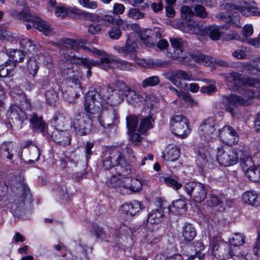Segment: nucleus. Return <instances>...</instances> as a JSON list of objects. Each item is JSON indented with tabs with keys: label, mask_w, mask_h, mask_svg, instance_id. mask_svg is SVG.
<instances>
[{
	"label": "nucleus",
	"mask_w": 260,
	"mask_h": 260,
	"mask_svg": "<svg viewBox=\"0 0 260 260\" xmlns=\"http://www.w3.org/2000/svg\"><path fill=\"white\" fill-rule=\"evenodd\" d=\"M242 200L247 205L258 206L260 205V194L254 190H247L243 193Z\"/></svg>",
	"instance_id": "nucleus-31"
},
{
	"label": "nucleus",
	"mask_w": 260,
	"mask_h": 260,
	"mask_svg": "<svg viewBox=\"0 0 260 260\" xmlns=\"http://www.w3.org/2000/svg\"><path fill=\"white\" fill-rule=\"evenodd\" d=\"M158 229V226H153L152 228L150 226L148 228L147 233L145 235V238L148 242L150 244L156 243L160 241V236L157 232Z\"/></svg>",
	"instance_id": "nucleus-37"
},
{
	"label": "nucleus",
	"mask_w": 260,
	"mask_h": 260,
	"mask_svg": "<svg viewBox=\"0 0 260 260\" xmlns=\"http://www.w3.org/2000/svg\"><path fill=\"white\" fill-rule=\"evenodd\" d=\"M166 204V202H162L160 204L159 210H153L149 213L148 217V223L149 224V226L151 224H153L154 227L158 226V224L161 221L162 216L166 213H164L163 211L164 207H165Z\"/></svg>",
	"instance_id": "nucleus-30"
},
{
	"label": "nucleus",
	"mask_w": 260,
	"mask_h": 260,
	"mask_svg": "<svg viewBox=\"0 0 260 260\" xmlns=\"http://www.w3.org/2000/svg\"><path fill=\"white\" fill-rule=\"evenodd\" d=\"M118 91L114 88V91L112 93L113 94H117L122 96V100L126 98L127 102L134 106H141L144 102L148 105L147 99L151 98L146 96L144 93L140 92L134 89L131 88L128 85L123 82H119L118 84Z\"/></svg>",
	"instance_id": "nucleus-8"
},
{
	"label": "nucleus",
	"mask_w": 260,
	"mask_h": 260,
	"mask_svg": "<svg viewBox=\"0 0 260 260\" xmlns=\"http://www.w3.org/2000/svg\"><path fill=\"white\" fill-rule=\"evenodd\" d=\"M159 180L161 183L175 191H178L183 187V189L186 194L195 202H202L207 196V188L202 183L191 181L185 183L182 186L178 176L168 174L160 176Z\"/></svg>",
	"instance_id": "nucleus-5"
},
{
	"label": "nucleus",
	"mask_w": 260,
	"mask_h": 260,
	"mask_svg": "<svg viewBox=\"0 0 260 260\" xmlns=\"http://www.w3.org/2000/svg\"><path fill=\"white\" fill-rule=\"evenodd\" d=\"M201 254L191 255L186 260H201ZM156 260H182V255L180 254H172L166 251L165 253H161L158 255Z\"/></svg>",
	"instance_id": "nucleus-33"
},
{
	"label": "nucleus",
	"mask_w": 260,
	"mask_h": 260,
	"mask_svg": "<svg viewBox=\"0 0 260 260\" xmlns=\"http://www.w3.org/2000/svg\"><path fill=\"white\" fill-rule=\"evenodd\" d=\"M186 210V205L182 199H178L172 202L171 206H168L166 203L164 207V213L169 214L171 211L175 214L180 215L184 213Z\"/></svg>",
	"instance_id": "nucleus-29"
},
{
	"label": "nucleus",
	"mask_w": 260,
	"mask_h": 260,
	"mask_svg": "<svg viewBox=\"0 0 260 260\" xmlns=\"http://www.w3.org/2000/svg\"><path fill=\"white\" fill-rule=\"evenodd\" d=\"M179 150L176 147L169 146L166 148L163 157L167 161H174L179 158Z\"/></svg>",
	"instance_id": "nucleus-39"
},
{
	"label": "nucleus",
	"mask_w": 260,
	"mask_h": 260,
	"mask_svg": "<svg viewBox=\"0 0 260 260\" xmlns=\"http://www.w3.org/2000/svg\"><path fill=\"white\" fill-rule=\"evenodd\" d=\"M181 17L182 19L185 20H190L194 15V12L191 8L187 6H183L181 9Z\"/></svg>",
	"instance_id": "nucleus-55"
},
{
	"label": "nucleus",
	"mask_w": 260,
	"mask_h": 260,
	"mask_svg": "<svg viewBox=\"0 0 260 260\" xmlns=\"http://www.w3.org/2000/svg\"><path fill=\"white\" fill-rule=\"evenodd\" d=\"M64 117L60 115L53 117L51 121V124L56 127L51 134V139L57 144L66 146L70 144L71 136L69 132L67 131L60 130L59 127L63 126V124Z\"/></svg>",
	"instance_id": "nucleus-9"
},
{
	"label": "nucleus",
	"mask_w": 260,
	"mask_h": 260,
	"mask_svg": "<svg viewBox=\"0 0 260 260\" xmlns=\"http://www.w3.org/2000/svg\"><path fill=\"white\" fill-rule=\"evenodd\" d=\"M223 76L228 85L233 87L234 90H237L242 85H248L246 82L248 78L243 79L239 73L233 72L225 74Z\"/></svg>",
	"instance_id": "nucleus-25"
},
{
	"label": "nucleus",
	"mask_w": 260,
	"mask_h": 260,
	"mask_svg": "<svg viewBox=\"0 0 260 260\" xmlns=\"http://www.w3.org/2000/svg\"><path fill=\"white\" fill-rule=\"evenodd\" d=\"M173 48V52H168L167 56L174 59H178L181 63L186 56L187 52L189 51L187 43L181 38H173L170 39Z\"/></svg>",
	"instance_id": "nucleus-15"
},
{
	"label": "nucleus",
	"mask_w": 260,
	"mask_h": 260,
	"mask_svg": "<svg viewBox=\"0 0 260 260\" xmlns=\"http://www.w3.org/2000/svg\"><path fill=\"white\" fill-rule=\"evenodd\" d=\"M90 232L91 234L97 238L103 239L105 238V234L103 231V229L98 225H93L90 229Z\"/></svg>",
	"instance_id": "nucleus-63"
},
{
	"label": "nucleus",
	"mask_w": 260,
	"mask_h": 260,
	"mask_svg": "<svg viewBox=\"0 0 260 260\" xmlns=\"http://www.w3.org/2000/svg\"><path fill=\"white\" fill-rule=\"evenodd\" d=\"M68 14L70 13L75 16H82L84 19L86 17V14L90 13L89 12H86L75 6L68 7Z\"/></svg>",
	"instance_id": "nucleus-56"
},
{
	"label": "nucleus",
	"mask_w": 260,
	"mask_h": 260,
	"mask_svg": "<svg viewBox=\"0 0 260 260\" xmlns=\"http://www.w3.org/2000/svg\"><path fill=\"white\" fill-rule=\"evenodd\" d=\"M86 39L77 40L69 38L63 39L58 44L60 49V59L58 62L59 67L69 70L70 67H77L81 63L89 66L93 64L102 69L107 68L106 58H109L111 54L99 50L96 48L85 46Z\"/></svg>",
	"instance_id": "nucleus-1"
},
{
	"label": "nucleus",
	"mask_w": 260,
	"mask_h": 260,
	"mask_svg": "<svg viewBox=\"0 0 260 260\" xmlns=\"http://www.w3.org/2000/svg\"><path fill=\"white\" fill-rule=\"evenodd\" d=\"M240 164L243 170L246 172L255 165H254L252 158L248 155H244L240 159Z\"/></svg>",
	"instance_id": "nucleus-47"
},
{
	"label": "nucleus",
	"mask_w": 260,
	"mask_h": 260,
	"mask_svg": "<svg viewBox=\"0 0 260 260\" xmlns=\"http://www.w3.org/2000/svg\"><path fill=\"white\" fill-rule=\"evenodd\" d=\"M86 20L90 21L88 25V31L92 35L99 33L101 30L102 19L97 14L90 13L86 14Z\"/></svg>",
	"instance_id": "nucleus-28"
},
{
	"label": "nucleus",
	"mask_w": 260,
	"mask_h": 260,
	"mask_svg": "<svg viewBox=\"0 0 260 260\" xmlns=\"http://www.w3.org/2000/svg\"><path fill=\"white\" fill-rule=\"evenodd\" d=\"M16 63L8 59L4 64L0 66V77H6L12 76L16 70Z\"/></svg>",
	"instance_id": "nucleus-34"
},
{
	"label": "nucleus",
	"mask_w": 260,
	"mask_h": 260,
	"mask_svg": "<svg viewBox=\"0 0 260 260\" xmlns=\"http://www.w3.org/2000/svg\"><path fill=\"white\" fill-rule=\"evenodd\" d=\"M236 69L240 72H244L247 71L252 74H257L258 72H259L260 75V71L256 70V71H254V68L250 62L243 63L238 62L236 64Z\"/></svg>",
	"instance_id": "nucleus-44"
},
{
	"label": "nucleus",
	"mask_w": 260,
	"mask_h": 260,
	"mask_svg": "<svg viewBox=\"0 0 260 260\" xmlns=\"http://www.w3.org/2000/svg\"><path fill=\"white\" fill-rule=\"evenodd\" d=\"M138 117L134 115H129L126 118V125L129 132H133L138 123Z\"/></svg>",
	"instance_id": "nucleus-52"
},
{
	"label": "nucleus",
	"mask_w": 260,
	"mask_h": 260,
	"mask_svg": "<svg viewBox=\"0 0 260 260\" xmlns=\"http://www.w3.org/2000/svg\"><path fill=\"white\" fill-rule=\"evenodd\" d=\"M246 82L248 86H253L257 89V98H260V79L258 78H248Z\"/></svg>",
	"instance_id": "nucleus-57"
},
{
	"label": "nucleus",
	"mask_w": 260,
	"mask_h": 260,
	"mask_svg": "<svg viewBox=\"0 0 260 260\" xmlns=\"http://www.w3.org/2000/svg\"><path fill=\"white\" fill-rule=\"evenodd\" d=\"M215 121L213 118L205 120L200 125L199 133L201 137L206 141H211L216 137L215 132Z\"/></svg>",
	"instance_id": "nucleus-21"
},
{
	"label": "nucleus",
	"mask_w": 260,
	"mask_h": 260,
	"mask_svg": "<svg viewBox=\"0 0 260 260\" xmlns=\"http://www.w3.org/2000/svg\"><path fill=\"white\" fill-rule=\"evenodd\" d=\"M36 58L39 64L45 65L48 69H50L53 66V60L47 53H41L37 56Z\"/></svg>",
	"instance_id": "nucleus-43"
},
{
	"label": "nucleus",
	"mask_w": 260,
	"mask_h": 260,
	"mask_svg": "<svg viewBox=\"0 0 260 260\" xmlns=\"http://www.w3.org/2000/svg\"><path fill=\"white\" fill-rule=\"evenodd\" d=\"M28 20L31 21L32 25L45 36H50L54 33V29L50 24L39 17L31 16Z\"/></svg>",
	"instance_id": "nucleus-26"
},
{
	"label": "nucleus",
	"mask_w": 260,
	"mask_h": 260,
	"mask_svg": "<svg viewBox=\"0 0 260 260\" xmlns=\"http://www.w3.org/2000/svg\"><path fill=\"white\" fill-rule=\"evenodd\" d=\"M8 54L9 56V59H11L16 64L18 62L22 61L24 56L23 52L21 50L17 49H11L8 51Z\"/></svg>",
	"instance_id": "nucleus-46"
},
{
	"label": "nucleus",
	"mask_w": 260,
	"mask_h": 260,
	"mask_svg": "<svg viewBox=\"0 0 260 260\" xmlns=\"http://www.w3.org/2000/svg\"><path fill=\"white\" fill-rule=\"evenodd\" d=\"M16 148V145L12 142L3 143L0 146V154L2 156L12 159L13 155L19 156V154L14 150Z\"/></svg>",
	"instance_id": "nucleus-32"
},
{
	"label": "nucleus",
	"mask_w": 260,
	"mask_h": 260,
	"mask_svg": "<svg viewBox=\"0 0 260 260\" xmlns=\"http://www.w3.org/2000/svg\"><path fill=\"white\" fill-rule=\"evenodd\" d=\"M159 82L160 80L158 76H152L143 80L141 85L143 88H146L148 87L155 86L158 85Z\"/></svg>",
	"instance_id": "nucleus-48"
},
{
	"label": "nucleus",
	"mask_w": 260,
	"mask_h": 260,
	"mask_svg": "<svg viewBox=\"0 0 260 260\" xmlns=\"http://www.w3.org/2000/svg\"><path fill=\"white\" fill-rule=\"evenodd\" d=\"M114 87L105 85L101 88H97L86 93L84 98V109L93 117L100 115L104 107L106 105L117 106L120 104L122 96L112 93Z\"/></svg>",
	"instance_id": "nucleus-3"
},
{
	"label": "nucleus",
	"mask_w": 260,
	"mask_h": 260,
	"mask_svg": "<svg viewBox=\"0 0 260 260\" xmlns=\"http://www.w3.org/2000/svg\"><path fill=\"white\" fill-rule=\"evenodd\" d=\"M128 16L131 18L137 20L143 18L144 14L139 9L131 8L128 11Z\"/></svg>",
	"instance_id": "nucleus-59"
},
{
	"label": "nucleus",
	"mask_w": 260,
	"mask_h": 260,
	"mask_svg": "<svg viewBox=\"0 0 260 260\" xmlns=\"http://www.w3.org/2000/svg\"><path fill=\"white\" fill-rule=\"evenodd\" d=\"M171 130L174 135L184 138L190 133L187 119L181 115L174 116L170 121Z\"/></svg>",
	"instance_id": "nucleus-16"
},
{
	"label": "nucleus",
	"mask_w": 260,
	"mask_h": 260,
	"mask_svg": "<svg viewBox=\"0 0 260 260\" xmlns=\"http://www.w3.org/2000/svg\"><path fill=\"white\" fill-rule=\"evenodd\" d=\"M198 163L203 166L206 163L210 156L209 152L205 147H200L196 150Z\"/></svg>",
	"instance_id": "nucleus-40"
},
{
	"label": "nucleus",
	"mask_w": 260,
	"mask_h": 260,
	"mask_svg": "<svg viewBox=\"0 0 260 260\" xmlns=\"http://www.w3.org/2000/svg\"><path fill=\"white\" fill-rule=\"evenodd\" d=\"M182 235L186 241H191L197 235L196 230L191 224L185 223L182 226L181 231Z\"/></svg>",
	"instance_id": "nucleus-36"
},
{
	"label": "nucleus",
	"mask_w": 260,
	"mask_h": 260,
	"mask_svg": "<svg viewBox=\"0 0 260 260\" xmlns=\"http://www.w3.org/2000/svg\"><path fill=\"white\" fill-rule=\"evenodd\" d=\"M9 118L18 125H20L26 120V116L24 112L16 105H12L8 112Z\"/></svg>",
	"instance_id": "nucleus-27"
},
{
	"label": "nucleus",
	"mask_w": 260,
	"mask_h": 260,
	"mask_svg": "<svg viewBox=\"0 0 260 260\" xmlns=\"http://www.w3.org/2000/svg\"><path fill=\"white\" fill-rule=\"evenodd\" d=\"M8 193V186L5 180L0 178V201H3Z\"/></svg>",
	"instance_id": "nucleus-60"
},
{
	"label": "nucleus",
	"mask_w": 260,
	"mask_h": 260,
	"mask_svg": "<svg viewBox=\"0 0 260 260\" xmlns=\"http://www.w3.org/2000/svg\"><path fill=\"white\" fill-rule=\"evenodd\" d=\"M133 36V34L128 36L124 46L117 45L113 47L114 49L120 54L121 56L129 58L135 57L138 43Z\"/></svg>",
	"instance_id": "nucleus-19"
},
{
	"label": "nucleus",
	"mask_w": 260,
	"mask_h": 260,
	"mask_svg": "<svg viewBox=\"0 0 260 260\" xmlns=\"http://www.w3.org/2000/svg\"><path fill=\"white\" fill-rule=\"evenodd\" d=\"M137 62L140 66L144 67L155 68L160 66L159 61L158 60L154 61L153 60L150 59L146 61L145 59H139Z\"/></svg>",
	"instance_id": "nucleus-54"
},
{
	"label": "nucleus",
	"mask_w": 260,
	"mask_h": 260,
	"mask_svg": "<svg viewBox=\"0 0 260 260\" xmlns=\"http://www.w3.org/2000/svg\"><path fill=\"white\" fill-rule=\"evenodd\" d=\"M245 238L241 234H234L229 240V247L233 251V255L234 259L239 260H248L246 257L248 252L246 251H241L240 246H241L244 242Z\"/></svg>",
	"instance_id": "nucleus-18"
},
{
	"label": "nucleus",
	"mask_w": 260,
	"mask_h": 260,
	"mask_svg": "<svg viewBox=\"0 0 260 260\" xmlns=\"http://www.w3.org/2000/svg\"><path fill=\"white\" fill-rule=\"evenodd\" d=\"M218 136L221 141L229 146L235 145L239 140L237 132L230 125H225L218 129Z\"/></svg>",
	"instance_id": "nucleus-20"
},
{
	"label": "nucleus",
	"mask_w": 260,
	"mask_h": 260,
	"mask_svg": "<svg viewBox=\"0 0 260 260\" xmlns=\"http://www.w3.org/2000/svg\"><path fill=\"white\" fill-rule=\"evenodd\" d=\"M212 254L220 260L234 257L233 251L229 247L228 243L224 242L220 237H213L210 240Z\"/></svg>",
	"instance_id": "nucleus-10"
},
{
	"label": "nucleus",
	"mask_w": 260,
	"mask_h": 260,
	"mask_svg": "<svg viewBox=\"0 0 260 260\" xmlns=\"http://www.w3.org/2000/svg\"><path fill=\"white\" fill-rule=\"evenodd\" d=\"M55 14L57 17H64L68 14V7L64 4H60L56 7Z\"/></svg>",
	"instance_id": "nucleus-58"
},
{
	"label": "nucleus",
	"mask_w": 260,
	"mask_h": 260,
	"mask_svg": "<svg viewBox=\"0 0 260 260\" xmlns=\"http://www.w3.org/2000/svg\"><path fill=\"white\" fill-rule=\"evenodd\" d=\"M66 70L61 69L60 71L65 75H68L67 84L68 85L62 89V97L69 103H73L77 99L80 93H82V88L79 81V78L81 77V74L77 71V73H74L73 69L70 67L69 70L67 68Z\"/></svg>",
	"instance_id": "nucleus-7"
},
{
	"label": "nucleus",
	"mask_w": 260,
	"mask_h": 260,
	"mask_svg": "<svg viewBox=\"0 0 260 260\" xmlns=\"http://www.w3.org/2000/svg\"><path fill=\"white\" fill-rule=\"evenodd\" d=\"M249 180L256 182L260 180V166H255L245 172Z\"/></svg>",
	"instance_id": "nucleus-45"
},
{
	"label": "nucleus",
	"mask_w": 260,
	"mask_h": 260,
	"mask_svg": "<svg viewBox=\"0 0 260 260\" xmlns=\"http://www.w3.org/2000/svg\"><path fill=\"white\" fill-rule=\"evenodd\" d=\"M19 44L20 47L23 49V52H29L31 53L35 51L36 47L35 44L28 38H20Z\"/></svg>",
	"instance_id": "nucleus-41"
},
{
	"label": "nucleus",
	"mask_w": 260,
	"mask_h": 260,
	"mask_svg": "<svg viewBox=\"0 0 260 260\" xmlns=\"http://www.w3.org/2000/svg\"><path fill=\"white\" fill-rule=\"evenodd\" d=\"M39 64L36 56L29 59L27 62V69L31 74L35 75L37 73Z\"/></svg>",
	"instance_id": "nucleus-51"
},
{
	"label": "nucleus",
	"mask_w": 260,
	"mask_h": 260,
	"mask_svg": "<svg viewBox=\"0 0 260 260\" xmlns=\"http://www.w3.org/2000/svg\"><path fill=\"white\" fill-rule=\"evenodd\" d=\"M215 151L216 160L219 165L229 167L238 162V157L234 149L220 146L217 147Z\"/></svg>",
	"instance_id": "nucleus-13"
},
{
	"label": "nucleus",
	"mask_w": 260,
	"mask_h": 260,
	"mask_svg": "<svg viewBox=\"0 0 260 260\" xmlns=\"http://www.w3.org/2000/svg\"><path fill=\"white\" fill-rule=\"evenodd\" d=\"M103 167L113 169L116 174L107 178V185L122 194H130L140 191L142 188L141 181L137 178L125 177L131 172L129 165L117 149L105 150L103 153Z\"/></svg>",
	"instance_id": "nucleus-2"
},
{
	"label": "nucleus",
	"mask_w": 260,
	"mask_h": 260,
	"mask_svg": "<svg viewBox=\"0 0 260 260\" xmlns=\"http://www.w3.org/2000/svg\"><path fill=\"white\" fill-rule=\"evenodd\" d=\"M79 4L83 7L90 9H95L98 8V3L94 1L90 0H78Z\"/></svg>",
	"instance_id": "nucleus-61"
},
{
	"label": "nucleus",
	"mask_w": 260,
	"mask_h": 260,
	"mask_svg": "<svg viewBox=\"0 0 260 260\" xmlns=\"http://www.w3.org/2000/svg\"><path fill=\"white\" fill-rule=\"evenodd\" d=\"M9 14L13 18L17 19H23L26 18V20H28L29 17H31V15L28 13H25L23 11H18L15 9H11L8 11Z\"/></svg>",
	"instance_id": "nucleus-53"
},
{
	"label": "nucleus",
	"mask_w": 260,
	"mask_h": 260,
	"mask_svg": "<svg viewBox=\"0 0 260 260\" xmlns=\"http://www.w3.org/2000/svg\"><path fill=\"white\" fill-rule=\"evenodd\" d=\"M117 149L120 152L121 155L125 159V162L127 165H128L126 162V159H129L131 161H135L136 159L134 155V152L132 149L126 146L122 149V152L121 151L119 148L116 147L112 148V149ZM111 150V149H107V150Z\"/></svg>",
	"instance_id": "nucleus-49"
},
{
	"label": "nucleus",
	"mask_w": 260,
	"mask_h": 260,
	"mask_svg": "<svg viewBox=\"0 0 260 260\" xmlns=\"http://www.w3.org/2000/svg\"><path fill=\"white\" fill-rule=\"evenodd\" d=\"M254 255L260 256V230L257 232V236L253 247Z\"/></svg>",
	"instance_id": "nucleus-64"
},
{
	"label": "nucleus",
	"mask_w": 260,
	"mask_h": 260,
	"mask_svg": "<svg viewBox=\"0 0 260 260\" xmlns=\"http://www.w3.org/2000/svg\"><path fill=\"white\" fill-rule=\"evenodd\" d=\"M239 13L245 16H260V8L253 1H240L236 4L227 3L224 10L216 15L219 20L241 27Z\"/></svg>",
	"instance_id": "nucleus-4"
},
{
	"label": "nucleus",
	"mask_w": 260,
	"mask_h": 260,
	"mask_svg": "<svg viewBox=\"0 0 260 260\" xmlns=\"http://www.w3.org/2000/svg\"><path fill=\"white\" fill-rule=\"evenodd\" d=\"M30 124L35 131H38L44 136L46 134L47 125L41 116L34 114L30 119Z\"/></svg>",
	"instance_id": "nucleus-35"
},
{
	"label": "nucleus",
	"mask_w": 260,
	"mask_h": 260,
	"mask_svg": "<svg viewBox=\"0 0 260 260\" xmlns=\"http://www.w3.org/2000/svg\"><path fill=\"white\" fill-rule=\"evenodd\" d=\"M46 100L48 104L54 105L59 100L56 92L53 89L48 90L45 94Z\"/></svg>",
	"instance_id": "nucleus-50"
},
{
	"label": "nucleus",
	"mask_w": 260,
	"mask_h": 260,
	"mask_svg": "<svg viewBox=\"0 0 260 260\" xmlns=\"http://www.w3.org/2000/svg\"><path fill=\"white\" fill-rule=\"evenodd\" d=\"M144 207L143 204L138 201L125 202L120 206L121 214L125 218L131 219L142 211Z\"/></svg>",
	"instance_id": "nucleus-22"
},
{
	"label": "nucleus",
	"mask_w": 260,
	"mask_h": 260,
	"mask_svg": "<svg viewBox=\"0 0 260 260\" xmlns=\"http://www.w3.org/2000/svg\"><path fill=\"white\" fill-rule=\"evenodd\" d=\"M72 125L76 134L80 136L86 135L92 128V120L87 113L80 112L75 115Z\"/></svg>",
	"instance_id": "nucleus-12"
},
{
	"label": "nucleus",
	"mask_w": 260,
	"mask_h": 260,
	"mask_svg": "<svg viewBox=\"0 0 260 260\" xmlns=\"http://www.w3.org/2000/svg\"><path fill=\"white\" fill-rule=\"evenodd\" d=\"M153 122L154 119L151 116L145 117L142 119L138 128V131L141 134H144L148 129L153 127Z\"/></svg>",
	"instance_id": "nucleus-42"
},
{
	"label": "nucleus",
	"mask_w": 260,
	"mask_h": 260,
	"mask_svg": "<svg viewBox=\"0 0 260 260\" xmlns=\"http://www.w3.org/2000/svg\"><path fill=\"white\" fill-rule=\"evenodd\" d=\"M241 97L236 94L222 96L219 104V109H224L233 117L238 113L237 107L248 105L251 103L253 99L257 98L256 93L251 89H246Z\"/></svg>",
	"instance_id": "nucleus-6"
},
{
	"label": "nucleus",
	"mask_w": 260,
	"mask_h": 260,
	"mask_svg": "<svg viewBox=\"0 0 260 260\" xmlns=\"http://www.w3.org/2000/svg\"><path fill=\"white\" fill-rule=\"evenodd\" d=\"M106 106L107 108L104 107L102 113L95 117L100 124L105 128H113L119 123V115L116 109L113 108L115 106Z\"/></svg>",
	"instance_id": "nucleus-11"
},
{
	"label": "nucleus",
	"mask_w": 260,
	"mask_h": 260,
	"mask_svg": "<svg viewBox=\"0 0 260 260\" xmlns=\"http://www.w3.org/2000/svg\"><path fill=\"white\" fill-rule=\"evenodd\" d=\"M109 57L106 58V61H108L107 63L108 67L106 69H104L105 70L117 68L122 71H131L135 68V66L133 63L122 60L112 54H111Z\"/></svg>",
	"instance_id": "nucleus-24"
},
{
	"label": "nucleus",
	"mask_w": 260,
	"mask_h": 260,
	"mask_svg": "<svg viewBox=\"0 0 260 260\" xmlns=\"http://www.w3.org/2000/svg\"><path fill=\"white\" fill-rule=\"evenodd\" d=\"M186 56L181 63L186 64L191 61L198 63L200 64L208 66L215 62V59L211 56H206L200 52H193L190 50L187 52Z\"/></svg>",
	"instance_id": "nucleus-23"
},
{
	"label": "nucleus",
	"mask_w": 260,
	"mask_h": 260,
	"mask_svg": "<svg viewBox=\"0 0 260 260\" xmlns=\"http://www.w3.org/2000/svg\"><path fill=\"white\" fill-rule=\"evenodd\" d=\"M184 31L189 34L197 35H204V33L208 35L211 39L217 40L220 36L219 29L217 26L211 25L205 28L204 30L199 24L195 22H189L186 23L184 26Z\"/></svg>",
	"instance_id": "nucleus-14"
},
{
	"label": "nucleus",
	"mask_w": 260,
	"mask_h": 260,
	"mask_svg": "<svg viewBox=\"0 0 260 260\" xmlns=\"http://www.w3.org/2000/svg\"><path fill=\"white\" fill-rule=\"evenodd\" d=\"M93 146L94 143L91 142H87L85 145L84 153L86 162L90 158V156L93 153L92 149L93 147Z\"/></svg>",
	"instance_id": "nucleus-62"
},
{
	"label": "nucleus",
	"mask_w": 260,
	"mask_h": 260,
	"mask_svg": "<svg viewBox=\"0 0 260 260\" xmlns=\"http://www.w3.org/2000/svg\"><path fill=\"white\" fill-rule=\"evenodd\" d=\"M18 194L27 198L29 196V188L23 178L19 177L15 184Z\"/></svg>",
	"instance_id": "nucleus-38"
},
{
	"label": "nucleus",
	"mask_w": 260,
	"mask_h": 260,
	"mask_svg": "<svg viewBox=\"0 0 260 260\" xmlns=\"http://www.w3.org/2000/svg\"><path fill=\"white\" fill-rule=\"evenodd\" d=\"M165 77L169 80L177 87L183 89L187 86V83L183 84L182 80H194L192 74L189 71L176 70L169 71L164 74Z\"/></svg>",
	"instance_id": "nucleus-17"
}]
</instances>
